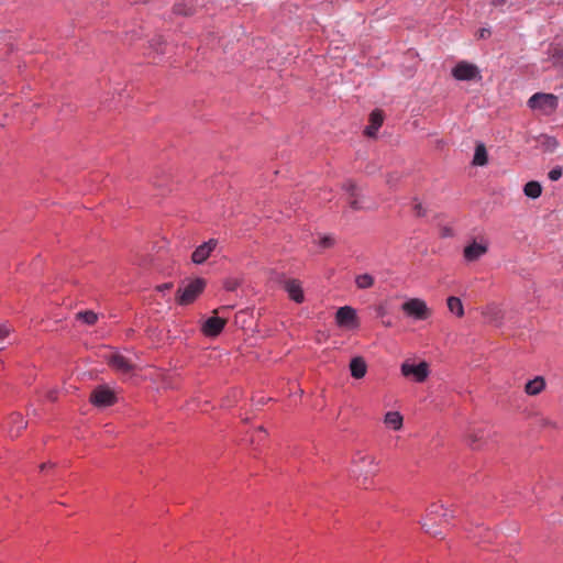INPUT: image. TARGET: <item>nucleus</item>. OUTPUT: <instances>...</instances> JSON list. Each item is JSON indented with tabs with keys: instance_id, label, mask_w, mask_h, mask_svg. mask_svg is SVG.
Segmentation results:
<instances>
[{
	"instance_id": "nucleus-1",
	"label": "nucleus",
	"mask_w": 563,
	"mask_h": 563,
	"mask_svg": "<svg viewBox=\"0 0 563 563\" xmlns=\"http://www.w3.org/2000/svg\"><path fill=\"white\" fill-rule=\"evenodd\" d=\"M378 473V462L375 456L364 453L356 452L353 455L350 474L351 477L356 481L360 486L367 488V484L371 478Z\"/></svg>"
},
{
	"instance_id": "nucleus-2",
	"label": "nucleus",
	"mask_w": 563,
	"mask_h": 563,
	"mask_svg": "<svg viewBox=\"0 0 563 563\" xmlns=\"http://www.w3.org/2000/svg\"><path fill=\"white\" fill-rule=\"evenodd\" d=\"M453 515L444 508V506L440 503H434L429 506L427 509L426 518L420 522L422 529L427 533L432 534L433 537H438L440 533L434 529V525L437 523V519L439 518V522H448Z\"/></svg>"
},
{
	"instance_id": "nucleus-3",
	"label": "nucleus",
	"mask_w": 563,
	"mask_h": 563,
	"mask_svg": "<svg viewBox=\"0 0 563 563\" xmlns=\"http://www.w3.org/2000/svg\"><path fill=\"white\" fill-rule=\"evenodd\" d=\"M528 106L531 109H540L545 112H553L559 106V99L552 93L537 92L529 98Z\"/></svg>"
},
{
	"instance_id": "nucleus-4",
	"label": "nucleus",
	"mask_w": 563,
	"mask_h": 563,
	"mask_svg": "<svg viewBox=\"0 0 563 563\" xmlns=\"http://www.w3.org/2000/svg\"><path fill=\"white\" fill-rule=\"evenodd\" d=\"M400 371L405 377H412L417 383L424 382L429 376V365L427 362L413 364L410 361H405L401 364Z\"/></svg>"
},
{
	"instance_id": "nucleus-5",
	"label": "nucleus",
	"mask_w": 563,
	"mask_h": 563,
	"mask_svg": "<svg viewBox=\"0 0 563 563\" xmlns=\"http://www.w3.org/2000/svg\"><path fill=\"white\" fill-rule=\"evenodd\" d=\"M401 309L407 316L413 317L417 320H426L431 314L427 303L419 298L407 300L402 303Z\"/></svg>"
},
{
	"instance_id": "nucleus-6",
	"label": "nucleus",
	"mask_w": 563,
	"mask_h": 563,
	"mask_svg": "<svg viewBox=\"0 0 563 563\" xmlns=\"http://www.w3.org/2000/svg\"><path fill=\"white\" fill-rule=\"evenodd\" d=\"M336 324L345 330H354L358 328L360 322L354 308L344 306L338 309L335 313Z\"/></svg>"
},
{
	"instance_id": "nucleus-7",
	"label": "nucleus",
	"mask_w": 563,
	"mask_h": 563,
	"mask_svg": "<svg viewBox=\"0 0 563 563\" xmlns=\"http://www.w3.org/2000/svg\"><path fill=\"white\" fill-rule=\"evenodd\" d=\"M452 76L457 80L482 79L478 67L467 62L457 63L452 69Z\"/></svg>"
},
{
	"instance_id": "nucleus-8",
	"label": "nucleus",
	"mask_w": 563,
	"mask_h": 563,
	"mask_svg": "<svg viewBox=\"0 0 563 563\" xmlns=\"http://www.w3.org/2000/svg\"><path fill=\"white\" fill-rule=\"evenodd\" d=\"M90 401L97 407H109L115 404L117 397L113 390L107 386H98L90 396Z\"/></svg>"
},
{
	"instance_id": "nucleus-9",
	"label": "nucleus",
	"mask_w": 563,
	"mask_h": 563,
	"mask_svg": "<svg viewBox=\"0 0 563 563\" xmlns=\"http://www.w3.org/2000/svg\"><path fill=\"white\" fill-rule=\"evenodd\" d=\"M106 358L108 365L118 373L130 374L134 369V364L119 352H113Z\"/></svg>"
},
{
	"instance_id": "nucleus-10",
	"label": "nucleus",
	"mask_w": 563,
	"mask_h": 563,
	"mask_svg": "<svg viewBox=\"0 0 563 563\" xmlns=\"http://www.w3.org/2000/svg\"><path fill=\"white\" fill-rule=\"evenodd\" d=\"M205 284H188L184 289L177 290V301L179 305L187 306L196 300L203 291Z\"/></svg>"
},
{
	"instance_id": "nucleus-11",
	"label": "nucleus",
	"mask_w": 563,
	"mask_h": 563,
	"mask_svg": "<svg viewBox=\"0 0 563 563\" xmlns=\"http://www.w3.org/2000/svg\"><path fill=\"white\" fill-rule=\"evenodd\" d=\"M227 320L217 316L208 318L201 327V331L206 336L214 338L221 333Z\"/></svg>"
},
{
	"instance_id": "nucleus-12",
	"label": "nucleus",
	"mask_w": 563,
	"mask_h": 563,
	"mask_svg": "<svg viewBox=\"0 0 563 563\" xmlns=\"http://www.w3.org/2000/svg\"><path fill=\"white\" fill-rule=\"evenodd\" d=\"M487 250L488 244L486 242L473 241L471 244L464 247L463 256L467 262H475L484 254H486Z\"/></svg>"
},
{
	"instance_id": "nucleus-13",
	"label": "nucleus",
	"mask_w": 563,
	"mask_h": 563,
	"mask_svg": "<svg viewBox=\"0 0 563 563\" xmlns=\"http://www.w3.org/2000/svg\"><path fill=\"white\" fill-rule=\"evenodd\" d=\"M217 240H209L199 245L191 254V261L195 264H202L211 255L212 251L217 246Z\"/></svg>"
},
{
	"instance_id": "nucleus-14",
	"label": "nucleus",
	"mask_w": 563,
	"mask_h": 563,
	"mask_svg": "<svg viewBox=\"0 0 563 563\" xmlns=\"http://www.w3.org/2000/svg\"><path fill=\"white\" fill-rule=\"evenodd\" d=\"M26 427V422L20 413H12L8 419V431L11 438L20 435L21 431Z\"/></svg>"
},
{
	"instance_id": "nucleus-15",
	"label": "nucleus",
	"mask_w": 563,
	"mask_h": 563,
	"mask_svg": "<svg viewBox=\"0 0 563 563\" xmlns=\"http://www.w3.org/2000/svg\"><path fill=\"white\" fill-rule=\"evenodd\" d=\"M342 189L349 194V205H350V208L353 209V210H360L362 209V206L357 199L358 197V194H357V186L351 181V180H347L345 181L343 185H342Z\"/></svg>"
},
{
	"instance_id": "nucleus-16",
	"label": "nucleus",
	"mask_w": 563,
	"mask_h": 563,
	"mask_svg": "<svg viewBox=\"0 0 563 563\" xmlns=\"http://www.w3.org/2000/svg\"><path fill=\"white\" fill-rule=\"evenodd\" d=\"M384 121V115L380 110H374L369 114V125L365 129V134L369 137L376 135L378 129L382 126Z\"/></svg>"
},
{
	"instance_id": "nucleus-17",
	"label": "nucleus",
	"mask_w": 563,
	"mask_h": 563,
	"mask_svg": "<svg viewBox=\"0 0 563 563\" xmlns=\"http://www.w3.org/2000/svg\"><path fill=\"white\" fill-rule=\"evenodd\" d=\"M350 371L352 377L360 379L363 378L367 371V365L363 357L356 356L351 360Z\"/></svg>"
},
{
	"instance_id": "nucleus-18",
	"label": "nucleus",
	"mask_w": 563,
	"mask_h": 563,
	"mask_svg": "<svg viewBox=\"0 0 563 563\" xmlns=\"http://www.w3.org/2000/svg\"><path fill=\"white\" fill-rule=\"evenodd\" d=\"M545 388V379L542 376H537L529 380L525 386V391L530 396H537Z\"/></svg>"
},
{
	"instance_id": "nucleus-19",
	"label": "nucleus",
	"mask_w": 563,
	"mask_h": 563,
	"mask_svg": "<svg viewBox=\"0 0 563 563\" xmlns=\"http://www.w3.org/2000/svg\"><path fill=\"white\" fill-rule=\"evenodd\" d=\"M285 291L297 303H301L305 300L300 284H285Z\"/></svg>"
},
{
	"instance_id": "nucleus-20",
	"label": "nucleus",
	"mask_w": 563,
	"mask_h": 563,
	"mask_svg": "<svg viewBox=\"0 0 563 563\" xmlns=\"http://www.w3.org/2000/svg\"><path fill=\"white\" fill-rule=\"evenodd\" d=\"M384 422L393 430H400L402 427V416L398 411H388L385 415Z\"/></svg>"
},
{
	"instance_id": "nucleus-21",
	"label": "nucleus",
	"mask_w": 563,
	"mask_h": 563,
	"mask_svg": "<svg viewBox=\"0 0 563 563\" xmlns=\"http://www.w3.org/2000/svg\"><path fill=\"white\" fill-rule=\"evenodd\" d=\"M523 194L531 199H537L542 194V186L539 181L536 180L528 181L523 186Z\"/></svg>"
},
{
	"instance_id": "nucleus-22",
	"label": "nucleus",
	"mask_w": 563,
	"mask_h": 563,
	"mask_svg": "<svg viewBox=\"0 0 563 563\" xmlns=\"http://www.w3.org/2000/svg\"><path fill=\"white\" fill-rule=\"evenodd\" d=\"M488 156L487 151L484 144H478L475 147V153L473 157V164L476 166H484L487 164Z\"/></svg>"
},
{
	"instance_id": "nucleus-23",
	"label": "nucleus",
	"mask_w": 563,
	"mask_h": 563,
	"mask_svg": "<svg viewBox=\"0 0 563 563\" xmlns=\"http://www.w3.org/2000/svg\"><path fill=\"white\" fill-rule=\"evenodd\" d=\"M446 302L450 312L454 313L459 318L464 316L463 303L459 297L451 296L448 298Z\"/></svg>"
},
{
	"instance_id": "nucleus-24",
	"label": "nucleus",
	"mask_w": 563,
	"mask_h": 563,
	"mask_svg": "<svg viewBox=\"0 0 563 563\" xmlns=\"http://www.w3.org/2000/svg\"><path fill=\"white\" fill-rule=\"evenodd\" d=\"M76 319L81 320L84 323H86L88 325H93L98 320V316L96 312H93L91 310H86V311L77 312Z\"/></svg>"
},
{
	"instance_id": "nucleus-25",
	"label": "nucleus",
	"mask_w": 563,
	"mask_h": 563,
	"mask_svg": "<svg viewBox=\"0 0 563 563\" xmlns=\"http://www.w3.org/2000/svg\"><path fill=\"white\" fill-rule=\"evenodd\" d=\"M151 46L157 52V53H165V49L163 46H165V42L162 36H155L152 42Z\"/></svg>"
},
{
	"instance_id": "nucleus-26",
	"label": "nucleus",
	"mask_w": 563,
	"mask_h": 563,
	"mask_svg": "<svg viewBox=\"0 0 563 563\" xmlns=\"http://www.w3.org/2000/svg\"><path fill=\"white\" fill-rule=\"evenodd\" d=\"M562 175H563L562 167L556 166L549 172L548 177L550 180L556 181L562 177Z\"/></svg>"
},
{
	"instance_id": "nucleus-27",
	"label": "nucleus",
	"mask_w": 563,
	"mask_h": 563,
	"mask_svg": "<svg viewBox=\"0 0 563 563\" xmlns=\"http://www.w3.org/2000/svg\"><path fill=\"white\" fill-rule=\"evenodd\" d=\"M318 244L322 249H328L334 244V239L330 235H325V236L320 238Z\"/></svg>"
},
{
	"instance_id": "nucleus-28",
	"label": "nucleus",
	"mask_w": 563,
	"mask_h": 563,
	"mask_svg": "<svg viewBox=\"0 0 563 563\" xmlns=\"http://www.w3.org/2000/svg\"><path fill=\"white\" fill-rule=\"evenodd\" d=\"M11 332V328L5 322H0V340L5 339Z\"/></svg>"
},
{
	"instance_id": "nucleus-29",
	"label": "nucleus",
	"mask_w": 563,
	"mask_h": 563,
	"mask_svg": "<svg viewBox=\"0 0 563 563\" xmlns=\"http://www.w3.org/2000/svg\"><path fill=\"white\" fill-rule=\"evenodd\" d=\"M468 439H470L472 445H474L477 441L483 439V433L472 432V433H470Z\"/></svg>"
},
{
	"instance_id": "nucleus-30",
	"label": "nucleus",
	"mask_w": 563,
	"mask_h": 563,
	"mask_svg": "<svg viewBox=\"0 0 563 563\" xmlns=\"http://www.w3.org/2000/svg\"><path fill=\"white\" fill-rule=\"evenodd\" d=\"M490 35V31L488 29H481L478 31L479 38H486Z\"/></svg>"
},
{
	"instance_id": "nucleus-31",
	"label": "nucleus",
	"mask_w": 563,
	"mask_h": 563,
	"mask_svg": "<svg viewBox=\"0 0 563 563\" xmlns=\"http://www.w3.org/2000/svg\"><path fill=\"white\" fill-rule=\"evenodd\" d=\"M172 286H173V284H159V285L157 286V290H158L159 292H164V291H166V290H169Z\"/></svg>"
},
{
	"instance_id": "nucleus-32",
	"label": "nucleus",
	"mask_w": 563,
	"mask_h": 563,
	"mask_svg": "<svg viewBox=\"0 0 563 563\" xmlns=\"http://www.w3.org/2000/svg\"><path fill=\"white\" fill-rule=\"evenodd\" d=\"M355 282H373V277L364 274L362 276H358Z\"/></svg>"
},
{
	"instance_id": "nucleus-33",
	"label": "nucleus",
	"mask_w": 563,
	"mask_h": 563,
	"mask_svg": "<svg viewBox=\"0 0 563 563\" xmlns=\"http://www.w3.org/2000/svg\"><path fill=\"white\" fill-rule=\"evenodd\" d=\"M415 210H416V213L417 216H422L424 214L423 210H422V206L420 203H416L415 205Z\"/></svg>"
},
{
	"instance_id": "nucleus-34",
	"label": "nucleus",
	"mask_w": 563,
	"mask_h": 563,
	"mask_svg": "<svg viewBox=\"0 0 563 563\" xmlns=\"http://www.w3.org/2000/svg\"><path fill=\"white\" fill-rule=\"evenodd\" d=\"M506 2H507V0H493L492 4L494 7H499V5H504Z\"/></svg>"
},
{
	"instance_id": "nucleus-35",
	"label": "nucleus",
	"mask_w": 563,
	"mask_h": 563,
	"mask_svg": "<svg viewBox=\"0 0 563 563\" xmlns=\"http://www.w3.org/2000/svg\"><path fill=\"white\" fill-rule=\"evenodd\" d=\"M549 143H551V145H553L554 147L558 146V141L554 139V137H549L548 139Z\"/></svg>"
},
{
	"instance_id": "nucleus-36",
	"label": "nucleus",
	"mask_w": 563,
	"mask_h": 563,
	"mask_svg": "<svg viewBox=\"0 0 563 563\" xmlns=\"http://www.w3.org/2000/svg\"><path fill=\"white\" fill-rule=\"evenodd\" d=\"M47 466H48V464H47V463H43V464L41 465V470L43 471V470H45ZM49 466H52V464H49Z\"/></svg>"
},
{
	"instance_id": "nucleus-37",
	"label": "nucleus",
	"mask_w": 563,
	"mask_h": 563,
	"mask_svg": "<svg viewBox=\"0 0 563 563\" xmlns=\"http://www.w3.org/2000/svg\"><path fill=\"white\" fill-rule=\"evenodd\" d=\"M258 432L263 433V434H266V431L263 427L258 428Z\"/></svg>"
},
{
	"instance_id": "nucleus-38",
	"label": "nucleus",
	"mask_w": 563,
	"mask_h": 563,
	"mask_svg": "<svg viewBox=\"0 0 563 563\" xmlns=\"http://www.w3.org/2000/svg\"><path fill=\"white\" fill-rule=\"evenodd\" d=\"M371 285H372V284H369V283H366V284H360V286H361L362 288H365V287L371 286Z\"/></svg>"
},
{
	"instance_id": "nucleus-39",
	"label": "nucleus",
	"mask_w": 563,
	"mask_h": 563,
	"mask_svg": "<svg viewBox=\"0 0 563 563\" xmlns=\"http://www.w3.org/2000/svg\"><path fill=\"white\" fill-rule=\"evenodd\" d=\"M284 282H291V283H295V282H297V279H295V278H288V279H285Z\"/></svg>"
},
{
	"instance_id": "nucleus-40",
	"label": "nucleus",
	"mask_w": 563,
	"mask_h": 563,
	"mask_svg": "<svg viewBox=\"0 0 563 563\" xmlns=\"http://www.w3.org/2000/svg\"><path fill=\"white\" fill-rule=\"evenodd\" d=\"M192 282L200 283V282H203V280H202V279H200V278H196V279H194Z\"/></svg>"
}]
</instances>
